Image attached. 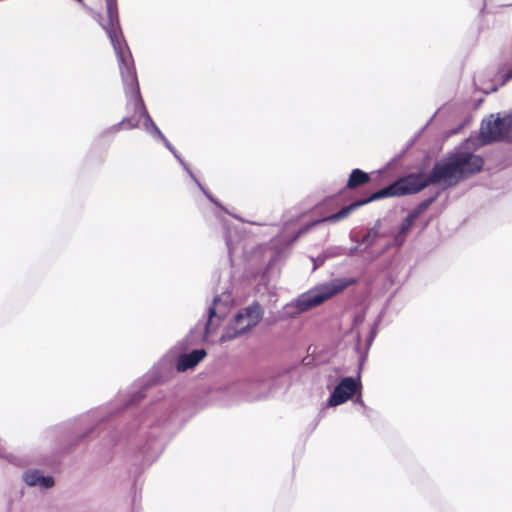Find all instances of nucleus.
<instances>
[{"label":"nucleus","mask_w":512,"mask_h":512,"mask_svg":"<svg viewBox=\"0 0 512 512\" xmlns=\"http://www.w3.org/2000/svg\"><path fill=\"white\" fill-rule=\"evenodd\" d=\"M433 199H428L420 203L414 210H412V213H415L417 217H419L432 203Z\"/></svg>","instance_id":"16"},{"label":"nucleus","mask_w":512,"mask_h":512,"mask_svg":"<svg viewBox=\"0 0 512 512\" xmlns=\"http://www.w3.org/2000/svg\"><path fill=\"white\" fill-rule=\"evenodd\" d=\"M483 164L484 161L479 155H475L468 151H457L442 161L437 162L429 175L418 173L403 177L393 184L375 192L367 200L352 203L351 205L342 208L337 213L312 222L305 228L301 229L298 236L319 223H336L346 218L356 208L370 201L385 197L417 193L429 184H440L444 187L453 186L460 180L479 172L482 169Z\"/></svg>","instance_id":"1"},{"label":"nucleus","mask_w":512,"mask_h":512,"mask_svg":"<svg viewBox=\"0 0 512 512\" xmlns=\"http://www.w3.org/2000/svg\"><path fill=\"white\" fill-rule=\"evenodd\" d=\"M370 180L369 174L363 172L360 169L352 170L348 182L347 187L350 189H354L360 185L367 183Z\"/></svg>","instance_id":"13"},{"label":"nucleus","mask_w":512,"mask_h":512,"mask_svg":"<svg viewBox=\"0 0 512 512\" xmlns=\"http://www.w3.org/2000/svg\"><path fill=\"white\" fill-rule=\"evenodd\" d=\"M231 293L225 292L216 297L208 311V320L205 323V334H211L220 324V321L228 314L232 306Z\"/></svg>","instance_id":"6"},{"label":"nucleus","mask_w":512,"mask_h":512,"mask_svg":"<svg viewBox=\"0 0 512 512\" xmlns=\"http://www.w3.org/2000/svg\"><path fill=\"white\" fill-rule=\"evenodd\" d=\"M326 257H327V256H325V257H323V258L319 257V258H318L319 262H320V263H323Z\"/></svg>","instance_id":"19"},{"label":"nucleus","mask_w":512,"mask_h":512,"mask_svg":"<svg viewBox=\"0 0 512 512\" xmlns=\"http://www.w3.org/2000/svg\"><path fill=\"white\" fill-rule=\"evenodd\" d=\"M268 383L264 379H257L252 381L249 384V390H251L252 394L247 396V400H257L268 395Z\"/></svg>","instance_id":"11"},{"label":"nucleus","mask_w":512,"mask_h":512,"mask_svg":"<svg viewBox=\"0 0 512 512\" xmlns=\"http://www.w3.org/2000/svg\"><path fill=\"white\" fill-rule=\"evenodd\" d=\"M380 221H377L374 227H372L362 239V244L366 245V249L374 245L379 237Z\"/></svg>","instance_id":"14"},{"label":"nucleus","mask_w":512,"mask_h":512,"mask_svg":"<svg viewBox=\"0 0 512 512\" xmlns=\"http://www.w3.org/2000/svg\"><path fill=\"white\" fill-rule=\"evenodd\" d=\"M510 131H512V116L505 115L504 117L493 115L489 119L484 120L480 129V138L482 143L487 144L493 141L505 139Z\"/></svg>","instance_id":"5"},{"label":"nucleus","mask_w":512,"mask_h":512,"mask_svg":"<svg viewBox=\"0 0 512 512\" xmlns=\"http://www.w3.org/2000/svg\"><path fill=\"white\" fill-rule=\"evenodd\" d=\"M364 322V314H358L354 318L352 331L356 333V337L358 341H360V332L358 330V326Z\"/></svg>","instance_id":"15"},{"label":"nucleus","mask_w":512,"mask_h":512,"mask_svg":"<svg viewBox=\"0 0 512 512\" xmlns=\"http://www.w3.org/2000/svg\"><path fill=\"white\" fill-rule=\"evenodd\" d=\"M23 481L30 487H39L48 489L54 485V480L50 476H43L38 470H28L23 476Z\"/></svg>","instance_id":"8"},{"label":"nucleus","mask_w":512,"mask_h":512,"mask_svg":"<svg viewBox=\"0 0 512 512\" xmlns=\"http://www.w3.org/2000/svg\"><path fill=\"white\" fill-rule=\"evenodd\" d=\"M358 387L356 379L353 377H346L334 388L328 400V405L331 407L339 406L349 400Z\"/></svg>","instance_id":"7"},{"label":"nucleus","mask_w":512,"mask_h":512,"mask_svg":"<svg viewBox=\"0 0 512 512\" xmlns=\"http://www.w3.org/2000/svg\"><path fill=\"white\" fill-rule=\"evenodd\" d=\"M357 251V247H353L349 251V255H353Z\"/></svg>","instance_id":"17"},{"label":"nucleus","mask_w":512,"mask_h":512,"mask_svg":"<svg viewBox=\"0 0 512 512\" xmlns=\"http://www.w3.org/2000/svg\"><path fill=\"white\" fill-rule=\"evenodd\" d=\"M374 336H375V332H374V331H372V332H371V334H370V337H369V343H371V342H372V340H373Z\"/></svg>","instance_id":"18"},{"label":"nucleus","mask_w":512,"mask_h":512,"mask_svg":"<svg viewBox=\"0 0 512 512\" xmlns=\"http://www.w3.org/2000/svg\"><path fill=\"white\" fill-rule=\"evenodd\" d=\"M262 317V307L256 302L240 309L230 320L220 340L222 342L229 341L250 331L260 322Z\"/></svg>","instance_id":"4"},{"label":"nucleus","mask_w":512,"mask_h":512,"mask_svg":"<svg viewBox=\"0 0 512 512\" xmlns=\"http://www.w3.org/2000/svg\"><path fill=\"white\" fill-rule=\"evenodd\" d=\"M206 356L204 349H197L189 354L181 355L177 362V370L184 372L188 369L195 367Z\"/></svg>","instance_id":"9"},{"label":"nucleus","mask_w":512,"mask_h":512,"mask_svg":"<svg viewBox=\"0 0 512 512\" xmlns=\"http://www.w3.org/2000/svg\"><path fill=\"white\" fill-rule=\"evenodd\" d=\"M106 9L108 22L103 25V29L106 31L115 51L127 98V108L132 112L130 116L123 118L121 122L110 127L109 131L117 133L122 125H125L126 129H134L142 124L144 131L154 140L158 141L160 138H163V133L150 117L141 98L132 55L119 25L117 1L106 0Z\"/></svg>","instance_id":"2"},{"label":"nucleus","mask_w":512,"mask_h":512,"mask_svg":"<svg viewBox=\"0 0 512 512\" xmlns=\"http://www.w3.org/2000/svg\"><path fill=\"white\" fill-rule=\"evenodd\" d=\"M418 219L415 213L410 212L399 227L398 233L395 235L394 242L396 245H402L405 240V234L411 229L414 222Z\"/></svg>","instance_id":"12"},{"label":"nucleus","mask_w":512,"mask_h":512,"mask_svg":"<svg viewBox=\"0 0 512 512\" xmlns=\"http://www.w3.org/2000/svg\"><path fill=\"white\" fill-rule=\"evenodd\" d=\"M158 141H162L164 145L167 147V149L174 155V157L180 162V164L184 167V169L188 172L190 177L197 183L199 188L203 191V193L207 196V198L218 205V203L215 201V199L204 189V187L201 185V183L197 180V178L194 176V174L191 172V170L188 168L185 161L181 158V156L177 153V151L174 149V147L171 145V143L167 140V138L163 135V138H160Z\"/></svg>","instance_id":"10"},{"label":"nucleus","mask_w":512,"mask_h":512,"mask_svg":"<svg viewBox=\"0 0 512 512\" xmlns=\"http://www.w3.org/2000/svg\"><path fill=\"white\" fill-rule=\"evenodd\" d=\"M353 282V279L342 278L320 284L302 293L293 302L286 304L282 309V315L287 318H294L303 312L319 306Z\"/></svg>","instance_id":"3"},{"label":"nucleus","mask_w":512,"mask_h":512,"mask_svg":"<svg viewBox=\"0 0 512 512\" xmlns=\"http://www.w3.org/2000/svg\"><path fill=\"white\" fill-rule=\"evenodd\" d=\"M387 248H389V245H386L385 248L380 253H383Z\"/></svg>","instance_id":"20"},{"label":"nucleus","mask_w":512,"mask_h":512,"mask_svg":"<svg viewBox=\"0 0 512 512\" xmlns=\"http://www.w3.org/2000/svg\"><path fill=\"white\" fill-rule=\"evenodd\" d=\"M313 261L315 262V264H314V266H313V269H316V266H317V264H316V260H314V259H313Z\"/></svg>","instance_id":"21"}]
</instances>
